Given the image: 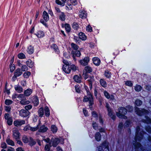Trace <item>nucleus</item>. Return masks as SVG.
<instances>
[{"mask_svg":"<svg viewBox=\"0 0 151 151\" xmlns=\"http://www.w3.org/2000/svg\"><path fill=\"white\" fill-rule=\"evenodd\" d=\"M127 113V109L123 107H120L118 109V111L116 112L117 116L119 118L126 119L127 117L125 115Z\"/></svg>","mask_w":151,"mask_h":151,"instance_id":"1","label":"nucleus"},{"mask_svg":"<svg viewBox=\"0 0 151 151\" xmlns=\"http://www.w3.org/2000/svg\"><path fill=\"white\" fill-rule=\"evenodd\" d=\"M143 132L141 131L139 127L137 126L136 129L135 140L140 141L143 137Z\"/></svg>","mask_w":151,"mask_h":151,"instance_id":"2","label":"nucleus"},{"mask_svg":"<svg viewBox=\"0 0 151 151\" xmlns=\"http://www.w3.org/2000/svg\"><path fill=\"white\" fill-rule=\"evenodd\" d=\"M135 111L137 112V114L140 116H141L144 114H147L148 113V111L147 110L144 109H140L136 107L135 108Z\"/></svg>","mask_w":151,"mask_h":151,"instance_id":"3","label":"nucleus"},{"mask_svg":"<svg viewBox=\"0 0 151 151\" xmlns=\"http://www.w3.org/2000/svg\"><path fill=\"white\" fill-rule=\"evenodd\" d=\"M83 76L84 77L85 79L87 80L90 83L89 84L90 85V88H91L92 87V85L91 83L93 80L92 77L91 76L89 77L88 76V75H87L86 73H85L84 72H83Z\"/></svg>","mask_w":151,"mask_h":151,"instance_id":"4","label":"nucleus"},{"mask_svg":"<svg viewBox=\"0 0 151 151\" xmlns=\"http://www.w3.org/2000/svg\"><path fill=\"white\" fill-rule=\"evenodd\" d=\"M89 101L90 105H92L93 101V99L92 95L89 94L87 96H85L83 99L84 102H87Z\"/></svg>","mask_w":151,"mask_h":151,"instance_id":"5","label":"nucleus"},{"mask_svg":"<svg viewBox=\"0 0 151 151\" xmlns=\"http://www.w3.org/2000/svg\"><path fill=\"white\" fill-rule=\"evenodd\" d=\"M63 69L65 72L68 73H70L71 70L70 66L67 63L63 65Z\"/></svg>","mask_w":151,"mask_h":151,"instance_id":"6","label":"nucleus"},{"mask_svg":"<svg viewBox=\"0 0 151 151\" xmlns=\"http://www.w3.org/2000/svg\"><path fill=\"white\" fill-rule=\"evenodd\" d=\"M19 135L20 134L17 130L16 129L13 131V137L16 140L19 139Z\"/></svg>","mask_w":151,"mask_h":151,"instance_id":"7","label":"nucleus"},{"mask_svg":"<svg viewBox=\"0 0 151 151\" xmlns=\"http://www.w3.org/2000/svg\"><path fill=\"white\" fill-rule=\"evenodd\" d=\"M71 54L74 59H75V56L79 57L81 55V53L79 51L77 50H73L72 51Z\"/></svg>","mask_w":151,"mask_h":151,"instance_id":"8","label":"nucleus"},{"mask_svg":"<svg viewBox=\"0 0 151 151\" xmlns=\"http://www.w3.org/2000/svg\"><path fill=\"white\" fill-rule=\"evenodd\" d=\"M29 114V112L28 110L22 109L20 111V114L22 116H28Z\"/></svg>","mask_w":151,"mask_h":151,"instance_id":"9","label":"nucleus"},{"mask_svg":"<svg viewBox=\"0 0 151 151\" xmlns=\"http://www.w3.org/2000/svg\"><path fill=\"white\" fill-rule=\"evenodd\" d=\"M25 123V121L23 120L20 121H15L14 122V124L15 126L18 127L19 126H21L22 124H24Z\"/></svg>","mask_w":151,"mask_h":151,"instance_id":"10","label":"nucleus"},{"mask_svg":"<svg viewBox=\"0 0 151 151\" xmlns=\"http://www.w3.org/2000/svg\"><path fill=\"white\" fill-rule=\"evenodd\" d=\"M45 140V141L47 142V143H49V145H46L45 147V150L47 151L49 150H50V147H51V142H49V140H50V139L49 138H47V139H44Z\"/></svg>","mask_w":151,"mask_h":151,"instance_id":"11","label":"nucleus"},{"mask_svg":"<svg viewBox=\"0 0 151 151\" xmlns=\"http://www.w3.org/2000/svg\"><path fill=\"white\" fill-rule=\"evenodd\" d=\"M51 140L53 142L52 145L54 147H56L60 142V140L58 138L52 139Z\"/></svg>","mask_w":151,"mask_h":151,"instance_id":"12","label":"nucleus"},{"mask_svg":"<svg viewBox=\"0 0 151 151\" xmlns=\"http://www.w3.org/2000/svg\"><path fill=\"white\" fill-rule=\"evenodd\" d=\"M89 60L88 58H86L83 60H81L80 61L81 64L84 66H86L88 64V63Z\"/></svg>","mask_w":151,"mask_h":151,"instance_id":"13","label":"nucleus"},{"mask_svg":"<svg viewBox=\"0 0 151 151\" xmlns=\"http://www.w3.org/2000/svg\"><path fill=\"white\" fill-rule=\"evenodd\" d=\"M108 111L109 116H110L112 119L114 120L115 119L116 116L113 114L111 109H108Z\"/></svg>","mask_w":151,"mask_h":151,"instance_id":"14","label":"nucleus"},{"mask_svg":"<svg viewBox=\"0 0 151 151\" xmlns=\"http://www.w3.org/2000/svg\"><path fill=\"white\" fill-rule=\"evenodd\" d=\"M93 60L94 64L96 65H99L100 60L99 58L96 57H95L93 58Z\"/></svg>","mask_w":151,"mask_h":151,"instance_id":"15","label":"nucleus"},{"mask_svg":"<svg viewBox=\"0 0 151 151\" xmlns=\"http://www.w3.org/2000/svg\"><path fill=\"white\" fill-rule=\"evenodd\" d=\"M22 73V72L20 71V69H17L16 70L14 77L16 78L17 76L20 75Z\"/></svg>","mask_w":151,"mask_h":151,"instance_id":"16","label":"nucleus"},{"mask_svg":"<svg viewBox=\"0 0 151 151\" xmlns=\"http://www.w3.org/2000/svg\"><path fill=\"white\" fill-rule=\"evenodd\" d=\"M43 16L44 19L46 21H47L49 18L48 13L45 11H44L43 13Z\"/></svg>","mask_w":151,"mask_h":151,"instance_id":"17","label":"nucleus"},{"mask_svg":"<svg viewBox=\"0 0 151 151\" xmlns=\"http://www.w3.org/2000/svg\"><path fill=\"white\" fill-rule=\"evenodd\" d=\"M47 130V128L45 127L44 126H42L40 127L39 130V132H46Z\"/></svg>","mask_w":151,"mask_h":151,"instance_id":"18","label":"nucleus"},{"mask_svg":"<svg viewBox=\"0 0 151 151\" xmlns=\"http://www.w3.org/2000/svg\"><path fill=\"white\" fill-rule=\"evenodd\" d=\"M145 119H143L142 120V122L147 123H151V119L147 116H145Z\"/></svg>","mask_w":151,"mask_h":151,"instance_id":"19","label":"nucleus"},{"mask_svg":"<svg viewBox=\"0 0 151 151\" xmlns=\"http://www.w3.org/2000/svg\"><path fill=\"white\" fill-rule=\"evenodd\" d=\"M79 38L83 40L86 39V37L85 35L82 32H80L79 34Z\"/></svg>","mask_w":151,"mask_h":151,"instance_id":"20","label":"nucleus"},{"mask_svg":"<svg viewBox=\"0 0 151 151\" xmlns=\"http://www.w3.org/2000/svg\"><path fill=\"white\" fill-rule=\"evenodd\" d=\"M74 79L77 82L79 83L80 82L81 78V77L77 75H75L74 77Z\"/></svg>","mask_w":151,"mask_h":151,"instance_id":"21","label":"nucleus"},{"mask_svg":"<svg viewBox=\"0 0 151 151\" xmlns=\"http://www.w3.org/2000/svg\"><path fill=\"white\" fill-rule=\"evenodd\" d=\"M85 70L83 72L84 73L87 74V73H90L91 71V69L89 66H86L85 67Z\"/></svg>","mask_w":151,"mask_h":151,"instance_id":"22","label":"nucleus"},{"mask_svg":"<svg viewBox=\"0 0 151 151\" xmlns=\"http://www.w3.org/2000/svg\"><path fill=\"white\" fill-rule=\"evenodd\" d=\"M11 63H12L10 66V71L11 72H12L15 69V65L14 64H12L13 63V60H11Z\"/></svg>","mask_w":151,"mask_h":151,"instance_id":"23","label":"nucleus"},{"mask_svg":"<svg viewBox=\"0 0 151 151\" xmlns=\"http://www.w3.org/2000/svg\"><path fill=\"white\" fill-rule=\"evenodd\" d=\"M45 113L46 116H48L50 115L49 109L47 106H45Z\"/></svg>","mask_w":151,"mask_h":151,"instance_id":"24","label":"nucleus"},{"mask_svg":"<svg viewBox=\"0 0 151 151\" xmlns=\"http://www.w3.org/2000/svg\"><path fill=\"white\" fill-rule=\"evenodd\" d=\"M135 104L136 106H139L142 105V102L141 100L139 99H137L136 100Z\"/></svg>","mask_w":151,"mask_h":151,"instance_id":"25","label":"nucleus"},{"mask_svg":"<svg viewBox=\"0 0 151 151\" xmlns=\"http://www.w3.org/2000/svg\"><path fill=\"white\" fill-rule=\"evenodd\" d=\"M101 135L99 132H97L95 135V138L97 141H99L100 140Z\"/></svg>","mask_w":151,"mask_h":151,"instance_id":"26","label":"nucleus"},{"mask_svg":"<svg viewBox=\"0 0 151 151\" xmlns=\"http://www.w3.org/2000/svg\"><path fill=\"white\" fill-rule=\"evenodd\" d=\"M39 114H40L39 116L42 117L44 114L43 109V108L41 107L40 108L39 110Z\"/></svg>","mask_w":151,"mask_h":151,"instance_id":"27","label":"nucleus"},{"mask_svg":"<svg viewBox=\"0 0 151 151\" xmlns=\"http://www.w3.org/2000/svg\"><path fill=\"white\" fill-rule=\"evenodd\" d=\"M39 125H40V124H39L36 127H29V129L30 130L32 131H36L39 129Z\"/></svg>","mask_w":151,"mask_h":151,"instance_id":"28","label":"nucleus"},{"mask_svg":"<svg viewBox=\"0 0 151 151\" xmlns=\"http://www.w3.org/2000/svg\"><path fill=\"white\" fill-rule=\"evenodd\" d=\"M126 109H127V111H128L129 112L132 111L133 109V107L129 105L126 106Z\"/></svg>","mask_w":151,"mask_h":151,"instance_id":"29","label":"nucleus"},{"mask_svg":"<svg viewBox=\"0 0 151 151\" xmlns=\"http://www.w3.org/2000/svg\"><path fill=\"white\" fill-rule=\"evenodd\" d=\"M65 29L68 32H69L70 30V27L69 25L68 24H65Z\"/></svg>","mask_w":151,"mask_h":151,"instance_id":"30","label":"nucleus"},{"mask_svg":"<svg viewBox=\"0 0 151 151\" xmlns=\"http://www.w3.org/2000/svg\"><path fill=\"white\" fill-rule=\"evenodd\" d=\"M6 142L7 143L12 145H14V142L11 140L8 139H6Z\"/></svg>","mask_w":151,"mask_h":151,"instance_id":"31","label":"nucleus"},{"mask_svg":"<svg viewBox=\"0 0 151 151\" xmlns=\"http://www.w3.org/2000/svg\"><path fill=\"white\" fill-rule=\"evenodd\" d=\"M31 74V73L29 71H27L25 72L23 74L24 77L25 78H28Z\"/></svg>","mask_w":151,"mask_h":151,"instance_id":"32","label":"nucleus"},{"mask_svg":"<svg viewBox=\"0 0 151 151\" xmlns=\"http://www.w3.org/2000/svg\"><path fill=\"white\" fill-rule=\"evenodd\" d=\"M30 141L29 142V145L30 146H32L36 144V142L32 138L30 137Z\"/></svg>","mask_w":151,"mask_h":151,"instance_id":"33","label":"nucleus"},{"mask_svg":"<svg viewBox=\"0 0 151 151\" xmlns=\"http://www.w3.org/2000/svg\"><path fill=\"white\" fill-rule=\"evenodd\" d=\"M134 145L136 148L137 149L140 147V149L142 150V148L141 147V145L138 142H135V144L134 143Z\"/></svg>","mask_w":151,"mask_h":151,"instance_id":"34","label":"nucleus"},{"mask_svg":"<svg viewBox=\"0 0 151 151\" xmlns=\"http://www.w3.org/2000/svg\"><path fill=\"white\" fill-rule=\"evenodd\" d=\"M31 93V91L30 90H27L25 91L24 92V95L26 96L30 95Z\"/></svg>","mask_w":151,"mask_h":151,"instance_id":"35","label":"nucleus"},{"mask_svg":"<svg viewBox=\"0 0 151 151\" xmlns=\"http://www.w3.org/2000/svg\"><path fill=\"white\" fill-rule=\"evenodd\" d=\"M18 58L20 59H24L25 58V56L23 53H20L18 55Z\"/></svg>","mask_w":151,"mask_h":151,"instance_id":"36","label":"nucleus"},{"mask_svg":"<svg viewBox=\"0 0 151 151\" xmlns=\"http://www.w3.org/2000/svg\"><path fill=\"white\" fill-rule=\"evenodd\" d=\"M52 131L53 132H56L57 130V127L55 125H52L51 126Z\"/></svg>","mask_w":151,"mask_h":151,"instance_id":"37","label":"nucleus"},{"mask_svg":"<svg viewBox=\"0 0 151 151\" xmlns=\"http://www.w3.org/2000/svg\"><path fill=\"white\" fill-rule=\"evenodd\" d=\"M135 89L136 91H139L142 89V87L139 85H137L135 87Z\"/></svg>","mask_w":151,"mask_h":151,"instance_id":"38","label":"nucleus"},{"mask_svg":"<svg viewBox=\"0 0 151 151\" xmlns=\"http://www.w3.org/2000/svg\"><path fill=\"white\" fill-rule=\"evenodd\" d=\"M12 101L11 100H8V99L6 100L5 102V104L6 105H8L11 104H12Z\"/></svg>","mask_w":151,"mask_h":151,"instance_id":"39","label":"nucleus"},{"mask_svg":"<svg viewBox=\"0 0 151 151\" xmlns=\"http://www.w3.org/2000/svg\"><path fill=\"white\" fill-rule=\"evenodd\" d=\"M71 46L74 49V50H77L78 48V46L75 44L72 43Z\"/></svg>","mask_w":151,"mask_h":151,"instance_id":"40","label":"nucleus"},{"mask_svg":"<svg viewBox=\"0 0 151 151\" xmlns=\"http://www.w3.org/2000/svg\"><path fill=\"white\" fill-rule=\"evenodd\" d=\"M12 119L11 118L9 119H8V120H7V123L10 126L12 125Z\"/></svg>","mask_w":151,"mask_h":151,"instance_id":"41","label":"nucleus"},{"mask_svg":"<svg viewBox=\"0 0 151 151\" xmlns=\"http://www.w3.org/2000/svg\"><path fill=\"white\" fill-rule=\"evenodd\" d=\"M4 118L5 119L8 120V119H9L12 118L10 115L8 114H4Z\"/></svg>","mask_w":151,"mask_h":151,"instance_id":"42","label":"nucleus"},{"mask_svg":"<svg viewBox=\"0 0 151 151\" xmlns=\"http://www.w3.org/2000/svg\"><path fill=\"white\" fill-rule=\"evenodd\" d=\"M100 83H101V85L103 86H105L106 84V83L105 81H104V80L103 79H101L100 80Z\"/></svg>","mask_w":151,"mask_h":151,"instance_id":"43","label":"nucleus"},{"mask_svg":"<svg viewBox=\"0 0 151 151\" xmlns=\"http://www.w3.org/2000/svg\"><path fill=\"white\" fill-rule=\"evenodd\" d=\"M130 123V121H127L124 125V128L127 127Z\"/></svg>","mask_w":151,"mask_h":151,"instance_id":"44","label":"nucleus"},{"mask_svg":"<svg viewBox=\"0 0 151 151\" xmlns=\"http://www.w3.org/2000/svg\"><path fill=\"white\" fill-rule=\"evenodd\" d=\"M146 130L149 133H151V128L149 126H148L146 127Z\"/></svg>","mask_w":151,"mask_h":151,"instance_id":"45","label":"nucleus"},{"mask_svg":"<svg viewBox=\"0 0 151 151\" xmlns=\"http://www.w3.org/2000/svg\"><path fill=\"white\" fill-rule=\"evenodd\" d=\"M22 140L25 143H27L29 141L28 138L26 137H23Z\"/></svg>","mask_w":151,"mask_h":151,"instance_id":"46","label":"nucleus"},{"mask_svg":"<svg viewBox=\"0 0 151 151\" xmlns=\"http://www.w3.org/2000/svg\"><path fill=\"white\" fill-rule=\"evenodd\" d=\"M21 101L20 103L22 105H25L29 103V101Z\"/></svg>","mask_w":151,"mask_h":151,"instance_id":"47","label":"nucleus"},{"mask_svg":"<svg viewBox=\"0 0 151 151\" xmlns=\"http://www.w3.org/2000/svg\"><path fill=\"white\" fill-rule=\"evenodd\" d=\"M60 19L62 21L64 20L65 19V16L64 15L63 13H62V14L60 15Z\"/></svg>","mask_w":151,"mask_h":151,"instance_id":"48","label":"nucleus"},{"mask_svg":"<svg viewBox=\"0 0 151 151\" xmlns=\"http://www.w3.org/2000/svg\"><path fill=\"white\" fill-rule=\"evenodd\" d=\"M103 145L105 148H107L108 150V143H107L106 142H104L103 143Z\"/></svg>","mask_w":151,"mask_h":151,"instance_id":"49","label":"nucleus"},{"mask_svg":"<svg viewBox=\"0 0 151 151\" xmlns=\"http://www.w3.org/2000/svg\"><path fill=\"white\" fill-rule=\"evenodd\" d=\"M15 89L20 93L22 91V88L20 87H18L16 88Z\"/></svg>","mask_w":151,"mask_h":151,"instance_id":"50","label":"nucleus"},{"mask_svg":"<svg viewBox=\"0 0 151 151\" xmlns=\"http://www.w3.org/2000/svg\"><path fill=\"white\" fill-rule=\"evenodd\" d=\"M111 73L108 72H105V76L107 78H109L110 76Z\"/></svg>","mask_w":151,"mask_h":151,"instance_id":"51","label":"nucleus"},{"mask_svg":"<svg viewBox=\"0 0 151 151\" xmlns=\"http://www.w3.org/2000/svg\"><path fill=\"white\" fill-rule=\"evenodd\" d=\"M27 68L26 65H23L21 68V70L22 71H25L26 70H27Z\"/></svg>","mask_w":151,"mask_h":151,"instance_id":"52","label":"nucleus"},{"mask_svg":"<svg viewBox=\"0 0 151 151\" xmlns=\"http://www.w3.org/2000/svg\"><path fill=\"white\" fill-rule=\"evenodd\" d=\"M125 84L126 85L129 86H131L132 85V83L130 81H127L125 83Z\"/></svg>","mask_w":151,"mask_h":151,"instance_id":"53","label":"nucleus"},{"mask_svg":"<svg viewBox=\"0 0 151 151\" xmlns=\"http://www.w3.org/2000/svg\"><path fill=\"white\" fill-rule=\"evenodd\" d=\"M104 95L108 99L110 98V96L109 94L106 92H104Z\"/></svg>","mask_w":151,"mask_h":151,"instance_id":"54","label":"nucleus"},{"mask_svg":"<svg viewBox=\"0 0 151 151\" xmlns=\"http://www.w3.org/2000/svg\"><path fill=\"white\" fill-rule=\"evenodd\" d=\"M86 30L88 31H90V32L92 31V27L89 25H88V27L87 28Z\"/></svg>","mask_w":151,"mask_h":151,"instance_id":"55","label":"nucleus"},{"mask_svg":"<svg viewBox=\"0 0 151 151\" xmlns=\"http://www.w3.org/2000/svg\"><path fill=\"white\" fill-rule=\"evenodd\" d=\"M32 107V106L30 105L26 106L25 107V109L27 110L28 109H31Z\"/></svg>","mask_w":151,"mask_h":151,"instance_id":"56","label":"nucleus"},{"mask_svg":"<svg viewBox=\"0 0 151 151\" xmlns=\"http://www.w3.org/2000/svg\"><path fill=\"white\" fill-rule=\"evenodd\" d=\"M123 127H124V125H123V123L122 122L120 123L119 125V128L121 129H122Z\"/></svg>","mask_w":151,"mask_h":151,"instance_id":"57","label":"nucleus"},{"mask_svg":"<svg viewBox=\"0 0 151 151\" xmlns=\"http://www.w3.org/2000/svg\"><path fill=\"white\" fill-rule=\"evenodd\" d=\"M1 147L3 148H6V145L5 143H3L1 145Z\"/></svg>","mask_w":151,"mask_h":151,"instance_id":"58","label":"nucleus"},{"mask_svg":"<svg viewBox=\"0 0 151 151\" xmlns=\"http://www.w3.org/2000/svg\"><path fill=\"white\" fill-rule=\"evenodd\" d=\"M92 116L94 117H98V115L95 111H93L92 113Z\"/></svg>","mask_w":151,"mask_h":151,"instance_id":"59","label":"nucleus"},{"mask_svg":"<svg viewBox=\"0 0 151 151\" xmlns=\"http://www.w3.org/2000/svg\"><path fill=\"white\" fill-rule=\"evenodd\" d=\"M70 68H71V69L73 70H75L76 69V67L75 65L70 66Z\"/></svg>","mask_w":151,"mask_h":151,"instance_id":"60","label":"nucleus"},{"mask_svg":"<svg viewBox=\"0 0 151 151\" xmlns=\"http://www.w3.org/2000/svg\"><path fill=\"white\" fill-rule=\"evenodd\" d=\"M97 124H96V122L95 123H93L92 124V126H93V128L95 129H96V127H97Z\"/></svg>","mask_w":151,"mask_h":151,"instance_id":"61","label":"nucleus"},{"mask_svg":"<svg viewBox=\"0 0 151 151\" xmlns=\"http://www.w3.org/2000/svg\"><path fill=\"white\" fill-rule=\"evenodd\" d=\"M10 108L8 106H6L5 107V110L7 111H9L10 110Z\"/></svg>","mask_w":151,"mask_h":151,"instance_id":"62","label":"nucleus"},{"mask_svg":"<svg viewBox=\"0 0 151 151\" xmlns=\"http://www.w3.org/2000/svg\"><path fill=\"white\" fill-rule=\"evenodd\" d=\"M52 48H53L55 50H56V49H57L58 47L56 45H55V44H53L52 45Z\"/></svg>","mask_w":151,"mask_h":151,"instance_id":"63","label":"nucleus"},{"mask_svg":"<svg viewBox=\"0 0 151 151\" xmlns=\"http://www.w3.org/2000/svg\"><path fill=\"white\" fill-rule=\"evenodd\" d=\"M99 151H104L102 147L101 146H99L98 147Z\"/></svg>","mask_w":151,"mask_h":151,"instance_id":"64","label":"nucleus"}]
</instances>
